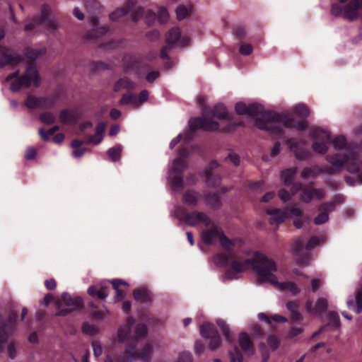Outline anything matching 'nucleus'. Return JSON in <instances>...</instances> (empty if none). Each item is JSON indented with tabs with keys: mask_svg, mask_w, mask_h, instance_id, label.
Returning a JSON list of instances; mask_svg holds the SVG:
<instances>
[{
	"mask_svg": "<svg viewBox=\"0 0 362 362\" xmlns=\"http://www.w3.org/2000/svg\"><path fill=\"white\" fill-rule=\"evenodd\" d=\"M119 103L122 105H132L134 106H138L136 96L131 93L123 94Z\"/></svg>",
	"mask_w": 362,
	"mask_h": 362,
	"instance_id": "de8ad7c7",
	"label": "nucleus"
},
{
	"mask_svg": "<svg viewBox=\"0 0 362 362\" xmlns=\"http://www.w3.org/2000/svg\"><path fill=\"white\" fill-rule=\"evenodd\" d=\"M160 76L159 71H148L145 76V78L147 82L153 83Z\"/></svg>",
	"mask_w": 362,
	"mask_h": 362,
	"instance_id": "338daca9",
	"label": "nucleus"
},
{
	"mask_svg": "<svg viewBox=\"0 0 362 362\" xmlns=\"http://www.w3.org/2000/svg\"><path fill=\"white\" fill-rule=\"evenodd\" d=\"M23 62V58L19 54H11L8 52V49L4 47L0 54V68L6 66H14Z\"/></svg>",
	"mask_w": 362,
	"mask_h": 362,
	"instance_id": "a211bd4d",
	"label": "nucleus"
},
{
	"mask_svg": "<svg viewBox=\"0 0 362 362\" xmlns=\"http://www.w3.org/2000/svg\"><path fill=\"white\" fill-rule=\"evenodd\" d=\"M329 143L324 141H315L313 144V149L314 151L318 153L324 154L328 150L327 144Z\"/></svg>",
	"mask_w": 362,
	"mask_h": 362,
	"instance_id": "4d7b16f0",
	"label": "nucleus"
},
{
	"mask_svg": "<svg viewBox=\"0 0 362 362\" xmlns=\"http://www.w3.org/2000/svg\"><path fill=\"white\" fill-rule=\"evenodd\" d=\"M305 238L299 237L295 240L293 245V255L296 257L297 262L300 265H306L310 259L309 251L320 244V238L312 236L305 245Z\"/></svg>",
	"mask_w": 362,
	"mask_h": 362,
	"instance_id": "20e7f679",
	"label": "nucleus"
},
{
	"mask_svg": "<svg viewBox=\"0 0 362 362\" xmlns=\"http://www.w3.org/2000/svg\"><path fill=\"white\" fill-rule=\"evenodd\" d=\"M312 136L319 141H324L327 143H331L330 133L321 128L317 127L311 130Z\"/></svg>",
	"mask_w": 362,
	"mask_h": 362,
	"instance_id": "f704fd0d",
	"label": "nucleus"
},
{
	"mask_svg": "<svg viewBox=\"0 0 362 362\" xmlns=\"http://www.w3.org/2000/svg\"><path fill=\"white\" fill-rule=\"evenodd\" d=\"M59 120L62 124H72L77 122L78 117L74 112L64 109L59 113Z\"/></svg>",
	"mask_w": 362,
	"mask_h": 362,
	"instance_id": "473e14b6",
	"label": "nucleus"
},
{
	"mask_svg": "<svg viewBox=\"0 0 362 362\" xmlns=\"http://www.w3.org/2000/svg\"><path fill=\"white\" fill-rule=\"evenodd\" d=\"M135 322L132 317H128L126 324L120 327L117 332L118 342H127V345L134 344V341L136 340V344L140 338L144 337L148 333V328L144 323H139L134 329V335L131 337L132 327Z\"/></svg>",
	"mask_w": 362,
	"mask_h": 362,
	"instance_id": "7ed1b4c3",
	"label": "nucleus"
},
{
	"mask_svg": "<svg viewBox=\"0 0 362 362\" xmlns=\"http://www.w3.org/2000/svg\"><path fill=\"white\" fill-rule=\"evenodd\" d=\"M180 40V45L185 46L189 42L188 37H182L181 39V32L178 28H173L166 34L165 42L168 45H173Z\"/></svg>",
	"mask_w": 362,
	"mask_h": 362,
	"instance_id": "b1692460",
	"label": "nucleus"
},
{
	"mask_svg": "<svg viewBox=\"0 0 362 362\" xmlns=\"http://www.w3.org/2000/svg\"><path fill=\"white\" fill-rule=\"evenodd\" d=\"M144 8L143 7H139L132 13V18L134 22H137L144 15Z\"/></svg>",
	"mask_w": 362,
	"mask_h": 362,
	"instance_id": "774afa93",
	"label": "nucleus"
},
{
	"mask_svg": "<svg viewBox=\"0 0 362 362\" xmlns=\"http://www.w3.org/2000/svg\"><path fill=\"white\" fill-rule=\"evenodd\" d=\"M267 344L273 350H276L280 345V339L278 337L274 335H269L267 338Z\"/></svg>",
	"mask_w": 362,
	"mask_h": 362,
	"instance_id": "0e129e2a",
	"label": "nucleus"
},
{
	"mask_svg": "<svg viewBox=\"0 0 362 362\" xmlns=\"http://www.w3.org/2000/svg\"><path fill=\"white\" fill-rule=\"evenodd\" d=\"M189 13L188 8L184 5H180L176 9L177 18L179 21L185 19Z\"/></svg>",
	"mask_w": 362,
	"mask_h": 362,
	"instance_id": "680f3d73",
	"label": "nucleus"
},
{
	"mask_svg": "<svg viewBox=\"0 0 362 362\" xmlns=\"http://www.w3.org/2000/svg\"><path fill=\"white\" fill-rule=\"evenodd\" d=\"M187 164L185 159L181 158H177L174 160L173 163V168L170 170L171 173L174 174H182L184 170L187 168Z\"/></svg>",
	"mask_w": 362,
	"mask_h": 362,
	"instance_id": "4c0bfd02",
	"label": "nucleus"
},
{
	"mask_svg": "<svg viewBox=\"0 0 362 362\" xmlns=\"http://www.w3.org/2000/svg\"><path fill=\"white\" fill-rule=\"evenodd\" d=\"M335 209L334 202H324L321 204L318 210L320 213L315 218L314 223L316 225H322L329 220V212L333 211Z\"/></svg>",
	"mask_w": 362,
	"mask_h": 362,
	"instance_id": "6ab92c4d",
	"label": "nucleus"
},
{
	"mask_svg": "<svg viewBox=\"0 0 362 362\" xmlns=\"http://www.w3.org/2000/svg\"><path fill=\"white\" fill-rule=\"evenodd\" d=\"M203 175L205 177V181L208 186L216 188L221 182V178L218 175L214 174L211 170H204Z\"/></svg>",
	"mask_w": 362,
	"mask_h": 362,
	"instance_id": "e433bc0d",
	"label": "nucleus"
},
{
	"mask_svg": "<svg viewBox=\"0 0 362 362\" xmlns=\"http://www.w3.org/2000/svg\"><path fill=\"white\" fill-rule=\"evenodd\" d=\"M133 296L136 301L141 303H148L152 301L151 293L145 288L135 289L133 291Z\"/></svg>",
	"mask_w": 362,
	"mask_h": 362,
	"instance_id": "2f4dec72",
	"label": "nucleus"
},
{
	"mask_svg": "<svg viewBox=\"0 0 362 362\" xmlns=\"http://www.w3.org/2000/svg\"><path fill=\"white\" fill-rule=\"evenodd\" d=\"M110 287L103 284H98L90 286L88 288V294L99 300H105L109 295Z\"/></svg>",
	"mask_w": 362,
	"mask_h": 362,
	"instance_id": "5701e85b",
	"label": "nucleus"
},
{
	"mask_svg": "<svg viewBox=\"0 0 362 362\" xmlns=\"http://www.w3.org/2000/svg\"><path fill=\"white\" fill-rule=\"evenodd\" d=\"M110 284L116 291L115 300L119 301L124 298L126 292L125 291L119 288V286L122 285L128 286V284L126 281L118 279H112L110 281Z\"/></svg>",
	"mask_w": 362,
	"mask_h": 362,
	"instance_id": "72a5a7b5",
	"label": "nucleus"
},
{
	"mask_svg": "<svg viewBox=\"0 0 362 362\" xmlns=\"http://www.w3.org/2000/svg\"><path fill=\"white\" fill-rule=\"evenodd\" d=\"M253 52V47L250 44L243 43L240 45L239 52L243 56H249Z\"/></svg>",
	"mask_w": 362,
	"mask_h": 362,
	"instance_id": "69168bd1",
	"label": "nucleus"
},
{
	"mask_svg": "<svg viewBox=\"0 0 362 362\" xmlns=\"http://www.w3.org/2000/svg\"><path fill=\"white\" fill-rule=\"evenodd\" d=\"M235 112L239 115L257 116L260 115L258 118L267 112H263V107L258 103H252L247 105L243 102H239L235 104Z\"/></svg>",
	"mask_w": 362,
	"mask_h": 362,
	"instance_id": "dca6fc26",
	"label": "nucleus"
},
{
	"mask_svg": "<svg viewBox=\"0 0 362 362\" xmlns=\"http://www.w3.org/2000/svg\"><path fill=\"white\" fill-rule=\"evenodd\" d=\"M291 144V148L293 150L296 157L300 160L308 159L310 156V152L308 150H304L298 148L294 143V139H291L289 140Z\"/></svg>",
	"mask_w": 362,
	"mask_h": 362,
	"instance_id": "c9c22d12",
	"label": "nucleus"
},
{
	"mask_svg": "<svg viewBox=\"0 0 362 362\" xmlns=\"http://www.w3.org/2000/svg\"><path fill=\"white\" fill-rule=\"evenodd\" d=\"M258 317L259 320L266 322L269 325H271L272 322H286L288 321L287 318L284 316L279 315H274L272 317H269L264 313H259Z\"/></svg>",
	"mask_w": 362,
	"mask_h": 362,
	"instance_id": "ea45409f",
	"label": "nucleus"
},
{
	"mask_svg": "<svg viewBox=\"0 0 362 362\" xmlns=\"http://www.w3.org/2000/svg\"><path fill=\"white\" fill-rule=\"evenodd\" d=\"M85 6L90 13H95L100 8V3L97 0H85Z\"/></svg>",
	"mask_w": 362,
	"mask_h": 362,
	"instance_id": "bf43d9fd",
	"label": "nucleus"
},
{
	"mask_svg": "<svg viewBox=\"0 0 362 362\" xmlns=\"http://www.w3.org/2000/svg\"><path fill=\"white\" fill-rule=\"evenodd\" d=\"M209 114L204 110L202 117H193L189 119L190 130L194 132L198 129H204L206 132H215L219 129L220 124L218 122L213 121L209 117Z\"/></svg>",
	"mask_w": 362,
	"mask_h": 362,
	"instance_id": "9d476101",
	"label": "nucleus"
},
{
	"mask_svg": "<svg viewBox=\"0 0 362 362\" xmlns=\"http://www.w3.org/2000/svg\"><path fill=\"white\" fill-rule=\"evenodd\" d=\"M362 8V4L359 0H351L344 8V16L349 21L358 18V10Z\"/></svg>",
	"mask_w": 362,
	"mask_h": 362,
	"instance_id": "412c9836",
	"label": "nucleus"
},
{
	"mask_svg": "<svg viewBox=\"0 0 362 362\" xmlns=\"http://www.w3.org/2000/svg\"><path fill=\"white\" fill-rule=\"evenodd\" d=\"M136 340L134 341V344L127 345L125 348V354L132 359L140 358L143 362H150L151 356L153 351V346L151 344H146L140 353H137Z\"/></svg>",
	"mask_w": 362,
	"mask_h": 362,
	"instance_id": "4468645a",
	"label": "nucleus"
},
{
	"mask_svg": "<svg viewBox=\"0 0 362 362\" xmlns=\"http://www.w3.org/2000/svg\"><path fill=\"white\" fill-rule=\"evenodd\" d=\"M201 335L210 339L209 347L211 350L218 348L221 344V336L214 325L209 322L204 323L199 328Z\"/></svg>",
	"mask_w": 362,
	"mask_h": 362,
	"instance_id": "ddd939ff",
	"label": "nucleus"
},
{
	"mask_svg": "<svg viewBox=\"0 0 362 362\" xmlns=\"http://www.w3.org/2000/svg\"><path fill=\"white\" fill-rule=\"evenodd\" d=\"M267 214L271 216L269 223L272 225H279L291 216L301 217L303 211L295 204L287 206L284 210L280 209H268Z\"/></svg>",
	"mask_w": 362,
	"mask_h": 362,
	"instance_id": "423d86ee",
	"label": "nucleus"
},
{
	"mask_svg": "<svg viewBox=\"0 0 362 362\" xmlns=\"http://www.w3.org/2000/svg\"><path fill=\"white\" fill-rule=\"evenodd\" d=\"M332 168V165L329 168H327L325 170H322L319 166L313 165L310 168H305L303 169L300 176L303 179H308L309 177L315 178L322 172L328 173L326 170Z\"/></svg>",
	"mask_w": 362,
	"mask_h": 362,
	"instance_id": "7c9ffc66",
	"label": "nucleus"
},
{
	"mask_svg": "<svg viewBox=\"0 0 362 362\" xmlns=\"http://www.w3.org/2000/svg\"><path fill=\"white\" fill-rule=\"evenodd\" d=\"M62 300L67 308L59 307V310L55 314L57 316H66L73 311L83 308L84 305L81 297L71 296L68 293H62Z\"/></svg>",
	"mask_w": 362,
	"mask_h": 362,
	"instance_id": "f8f14e48",
	"label": "nucleus"
},
{
	"mask_svg": "<svg viewBox=\"0 0 362 362\" xmlns=\"http://www.w3.org/2000/svg\"><path fill=\"white\" fill-rule=\"evenodd\" d=\"M325 192L323 189H315L310 187H305L302 189L300 199L302 202L308 203L314 197L322 199L325 197Z\"/></svg>",
	"mask_w": 362,
	"mask_h": 362,
	"instance_id": "aec40b11",
	"label": "nucleus"
},
{
	"mask_svg": "<svg viewBox=\"0 0 362 362\" xmlns=\"http://www.w3.org/2000/svg\"><path fill=\"white\" fill-rule=\"evenodd\" d=\"M41 53L40 51L30 47H27L24 49L25 56L31 60H35Z\"/></svg>",
	"mask_w": 362,
	"mask_h": 362,
	"instance_id": "052dcab7",
	"label": "nucleus"
},
{
	"mask_svg": "<svg viewBox=\"0 0 362 362\" xmlns=\"http://www.w3.org/2000/svg\"><path fill=\"white\" fill-rule=\"evenodd\" d=\"M122 153V146L120 145L115 146L107 151V156L113 162L120 160Z\"/></svg>",
	"mask_w": 362,
	"mask_h": 362,
	"instance_id": "09e8293b",
	"label": "nucleus"
},
{
	"mask_svg": "<svg viewBox=\"0 0 362 362\" xmlns=\"http://www.w3.org/2000/svg\"><path fill=\"white\" fill-rule=\"evenodd\" d=\"M294 114L300 117V121H296L293 117L286 115L275 112H268L256 118L255 126L261 129L269 132L276 135H281L284 132V128H295L298 130H305L308 124L305 121L310 115V110L307 105L299 104L295 107Z\"/></svg>",
	"mask_w": 362,
	"mask_h": 362,
	"instance_id": "f257e3e1",
	"label": "nucleus"
},
{
	"mask_svg": "<svg viewBox=\"0 0 362 362\" xmlns=\"http://www.w3.org/2000/svg\"><path fill=\"white\" fill-rule=\"evenodd\" d=\"M248 265L252 266L262 281L277 284L274 274V272L277 270L276 262L264 254L258 252L255 254L252 259H246L243 262L232 261L230 267L225 272L226 278L230 280L236 279L237 274L244 272Z\"/></svg>",
	"mask_w": 362,
	"mask_h": 362,
	"instance_id": "f03ea898",
	"label": "nucleus"
},
{
	"mask_svg": "<svg viewBox=\"0 0 362 362\" xmlns=\"http://www.w3.org/2000/svg\"><path fill=\"white\" fill-rule=\"evenodd\" d=\"M51 8L48 4H44L42 6L40 16H35L32 22L25 25V30L30 32L35 30L36 26L44 25L49 29L55 30L57 28L56 22L49 17Z\"/></svg>",
	"mask_w": 362,
	"mask_h": 362,
	"instance_id": "1a4fd4ad",
	"label": "nucleus"
},
{
	"mask_svg": "<svg viewBox=\"0 0 362 362\" xmlns=\"http://www.w3.org/2000/svg\"><path fill=\"white\" fill-rule=\"evenodd\" d=\"M200 197L199 192L194 189H187L182 194V202L187 206L194 207L198 204Z\"/></svg>",
	"mask_w": 362,
	"mask_h": 362,
	"instance_id": "a878e982",
	"label": "nucleus"
},
{
	"mask_svg": "<svg viewBox=\"0 0 362 362\" xmlns=\"http://www.w3.org/2000/svg\"><path fill=\"white\" fill-rule=\"evenodd\" d=\"M230 362H243V357L242 353L237 346H235L233 350L229 351Z\"/></svg>",
	"mask_w": 362,
	"mask_h": 362,
	"instance_id": "5fc2aeb1",
	"label": "nucleus"
},
{
	"mask_svg": "<svg viewBox=\"0 0 362 362\" xmlns=\"http://www.w3.org/2000/svg\"><path fill=\"white\" fill-rule=\"evenodd\" d=\"M176 214L180 220L190 226H195L200 223L209 226L211 223V218L204 212L198 211L188 212L185 208L179 207L176 210Z\"/></svg>",
	"mask_w": 362,
	"mask_h": 362,
	"instance_id": "0eeeda50",
	"label": "nucleus"
},
{
	"mask_svg": "<svg viewBox=\"0 0 362 362\" xmlns=\"http://www.w3.org/2000/svg\"><path fill=\"white\" fill-rule=\"evenodd\" d=\"M296 173V168H288L281 172V178L284 185L286 187L291 185L293 182L295 175Z\"/></svg>",
	"mask_w": 362,
	"mask_h": 362,
	"instance_id": "a19ab883",
	"label": "nucleus"
},
{
	"mask_svg": "<svg viewBox=\"0 0 362 362\" xmlns=\"http://www.w3.org/2000/svg\"><path fill=\"white\" fill-rule=\"evenodd\" d=\"M333 146L336 150L344 149L346 146V139L344 136L339 135L332 141Z\"/></svg>",
	"mask_w": 362,
	"mask_h": 362,
	"instance_id": "6e6d98bb",
	"label": "nucleus"
},
{
	"mask_svg": "<svg viewBox=\"0 0 362 362\" xmlns=\"http://www.w3.org/2000/svg\"><path fill=\"white\" fill-rule=\"evenodd\" d=\"M136 83L128 77H123L115 82L113 86L114 92H119L122 89H126L128 91L134 90L136 88Z\"/></svg>",
	"mask_w": 362,
	"mask_h": 362,
	"instance_id": "bb28decb",
	"label": "nucleus"
},
{
	"mask_svg": "<svg viewBox=\"0 0 362 362\" xmlns=\"http://www.w3.org/2000/svg\"><path fill=\"white\" fill-rule=\"evenodd\" d=\"M150 69L151 65L148 63L142 62L136 59H131L126 64L125 71H134L138 78H141L146 76Z\"/></svg>",
	"mask_w": 362,
	"mask_h": 362,
	"instance_id": "f3484780",
	"label": "nucleus"
},
{
	"mask_svg": "<svg viewBox=\"0 0 362 362\" xmlns=\"http://www.w3.org/2000/svg\"><path fill=\"white\" fill-rule=\"evenodd\" d=\"M275 277L276 278V276H275ZM276 281H277V284H272L275 285V286H279L280 289L282 291H285V290L290 291L294 295L299 293L300 291V290L298 287V286L293 282L286 281V282H283V283L280 284V283H279V281H277L276 279Z\"/></svg>",
	"mask_w": 362,
	"mask_h": 362,
	"instance_id": "79ce46f5",
	"label": "nucleus"
},
{
	"mask_svg": "<svg viewBox=\"0 0 362 362\" xmlns=\"http://www.w3.org/2000/svg\"><path fill=\"white\" fill-rule=\"evenodd\" d=\"M134 4L135 1L134 0H128L127 5L125 8H117L110 14V19L112 21H115L119 18L124 16L132 11Z\"/></svg>",
	"mask_w": 362,
	"mask_h": 362,
	"instance_id": "c85d7f7f",
	"label": "nucleus"
},
{
	"mask_svg": "<svg viewBox=\"0 0 362 362\" xmlns=\"http://www.w3.org/2000/svg\"><path fill=\"white\" fill-rule=\"evenodd\" d=\"M17 318L18 313L15 310L9 312L7 319H5L0 312V350L2 349L3 345L8 341L10 335L13 332Z\"/></svg>",
	"mask_w": 362,
	"mask_h": 362,
	"instance_id": "6e6552de",
	"label": "nucleus"
},
{
	"mask_svg": "<svg viewBox=\"0 0 362 362\" xmlns=\"http://www.w3.org/2000/svg\"><path fill=\"white\" fill-rule=\"evenodd\" d=\"M130 359L125 352L119 356H112L111 354H107L105 362H129Z\"/></svg>",
	"mask_w": 362,
	"mask_h": 362,
	"instance_id": "3c124183",
	"label": "nucleus"
},
{
	"mask_svg": "<svg viewBox=\"0 0 362 362\" xmlns=\"http://www.w3.org/2000/svg\"><path fill=\"white\" fill-rule=\"evenodd\" d=\"M238 343L241 349L244 352L247 353L249 354H252L254 353L252 341L247 333L242 332L240 334Z\"/></svg>",
	"mask_w": 362,
	"mask_h": 362,
	"instance_id": "cd10ccee",
	"label": "nucleus"
},
{
	"mask_svg": "<svg viewBox=\"0 0 362 362\" xmlns=\"http://www.w3.org/2000/svg\"><path fill=\"white\" fill-rule=\"evenodd\" d=\"M170 181L174 189L182 188L183 176L182 174H174L170 172Z\"/></svg>",
	"mask_w": 362,
	"mask_h": 362,
	"instance_id": "c03bdc74",
	"label": "nucleus"
},
{
	"mask_svg": "<svg viewBox=\"0 0 362 362\" xmlns=\"http://www.w3.org/2000/svg\"><path fill=\"white\" fill-rule=\"evenodd\" d=\"M210 113L217 119L228 121V123L221 129V132H233L235 131L238 127L245 126L243 122H231L232 118L229 116L226 106L223 104L216 105L210 111Z\"/></svg>",
	"mask_w": 362,
	"mask_h": 362,
	"instance_id": "9b49d317",
	"label": "nucleus"
},
{
	"mask_svg": "<svg viewBox=\"0 0 362 362\" xmlns=\"http://www.w3.org/2000/svg\"><path fill=\"white\" fill-rule=\"evenodd\" d=\"M106 128V123L100 122L95 127V134L88 137V142L94 144H100L103 139Z\"/></svg>",
	"mask_w": 362,
	"mask_h": 362,
	"instance_id": "c756f323",
	"label": "nucleus"
},
{
	"mask_svg": "<svg viewBox=\"0 0 362 362\" xmlns=\"http://www.w3.org/2000/svg\"><path fill=\"white\" fill-rule=\"evenodd\" d=\"M204 202L211 209L217 210L222 206L221 194L216 192H207L204 194Z\"/></svg>",
	"mask_w": 362,
	"mask_h": 362,
	"instance_id": "393cba45",
	"label": "nucleus"
},
{
	"mask_svg": "<svg viewBox=\"0 0 362 362\" xmlns=\"http://www.w3.org/2000/svg\"><path fill=\"white\" fill-rule=\"evenodd\" d=\"M233 33L240 40L245 39L246 36V30L243 25H235L233 28Z\"/></svg>",
	"mask_w": 362,
	"mask_h": 362,
	"instance_id": "e2e57ef3",
	"label": "nucleus"
},
{
	"mask_svg": "<svg viewBox=\"0 0 362 362\" xmlns=\"http://www.w3.org/2000/svg\"><path fill=\"white\" fill-rule=\"evenodd\" d=\"M327 317L329 320V324L331 325L334 328H338L341 325L339 316L337 313L334 311H329L327 313Z\"/></svg>",
	"mask_w": 362,
	"mask_h": 362,
	"instance_id": "864d4df0",
	"label": "nucleus"
},
{
	"mask_svg": "<svg viewBox=\"0 0 362 362\" xmlns=\"http://www.w3.org/2000/svg\"><path fill=\"white\" fill-rule=\"evenodd\" d=\"M32 83L35 87H38L40 83V76L34 62L28 63L25 73L20 78L13 80L10 89L13 92H17L23 86L30 88Z\"/></svg>",
	"mask_w": 362,
	"mask_h": 362,
	"instance_id": "39448f33",
	"label": "nucleus"
},
{
	"mask_svg": "<svg viewBox=\"0 0 362 362\" xmlns=\"http://www.w3.org/2000/svg\"><path fill=\"white\" fill-rule=\"evenodd\" d=\"M40 119L42 123L52 124L55 122L54 115L50 112H45L40 115Z\"/></svg>",
	"mask_w": 362,
	"mask_h": 362,
	"instance_id": "13d9d810",
	"label": "nucleus"
},
{
	"mask_svg": "<svg viewBox=\"0 0 362 362\" xmlns=\"http://www.w3.org/2000/svg\"><path fill=\"white\" fill-rule=\"evenodd\" d=\"M109 30L107 26H102L98 28H93L86 35V39L93 40L106 34Z\"/></svg>",
	"mask_w": 362,
	"mask_h": 362,
	"instance_id": "37998d69",
	"label": "nucleus"
},
{
	"mask_svg": "<svg viewBox=\"0 0 362 362\" xmlns=\"http://www.w3.org/2000/svg\"><path fill=\"white\" fill-rule=\"evenodd\" d=\"M219 243L221 246L226 250L228 253L231 254L233 252V247L235 245V240L229 239L222 230L221 234L219 237Z\"/></svg>",
	"mask_w": 362,
	"mask_h": 362,
	"instance_id": "58836bf2",
	"label": "nucleus"
},
{
	"mask_svg": "<svg viewBox=\"0 0 362 362\" xmlns=\"http://www.w3.org/2000/svg\"><path fill=\"white\" fill-rule=\"evenodd\" d=\"M218 326L222 330L223 335L226 337V339L229 343H233L234 341V337L231 335L230 332V329L226 322L223 320H218L216 322Z\"/></svg>",
	"mask_w": 362,
	"mask_h": 362,
	"instance_id": "a18cd8bd",
	"label": "nucleus"
},
{
	"mask_svg": "<svg viewBox=\"0 0 362 362\" xmlns=\"http://www.w3.org/2000/svg\"><path fill=\"white\" fill-rule=\"evenodd\" d=\"M56 103L54 97H35L33 95H28L25 105L30 109H47L52 108Z\"/></svg>",
	"mask_w": 362,
	"mask_h": 362,
	"instance_id": "2eb2a0df",
	"label": "nucleus"
},
{
	"mask_svg": "<svg viewBox=\"0 0 362 362\" xmlns=\"http://www.w3.org/2000/svg\"><path fill=\"white\" fill-rule=\"evenodd\" d=\"M222 230L218 226H214L202 232V240L207 245H214L221 234Z\"/></svg>",
	"mask_w": 362,
	"mask_h": 362,
	"instance_id": "4be33fe9",
	"label": "nucleus"
},
{
	"mask_svg": "<svg viewBox=\"0 0 362 362\" xmlns=\"http://www.w3.org/2000/svg\"><path fill=\"white\" fill-rule=\"evenodd\" d=\"M81 329H82V332L84 334H88L90 336H94L98 333V327L94 325H91L87 322H85L83 323Z\"/></svg>",
	"mask_w": 362,
	"mask_h": 362,
	"instance_id": "603ef678",
	"label": "nucleus"
},
{
	"mask_svg": "<svg viewBox=\"0 0 362 362\" xmlns=\"http://www.w3.org/2000/svg\"><path fill=\"white\" fill-rule=\"evenodd\" d=\"M230 257L229 255L218 253L214 256V262L219 267H226L228 264Z\"/></svg>",
	"mask_w": 362,
	"mask_h": 362,
	"instance_id": "8fccbe9b",
	"label": "nucleus"
},
{
	"mask_svg": "<svg viewBox=\"0 0 362 362\" xmlns=\"http://www.w3.org/2000/svg\"><path fill=\"white\" fill-rule=\"evenodd\" d=\"M328 307V302L325 298H319L313 308V312L317 315H321L327 310Z\"/></svg>",
	"mask_w": 362,
	"mask_h": 362,
	"instance_id": "49530a36",
	"label": "nucleus"
}]
</instances>
